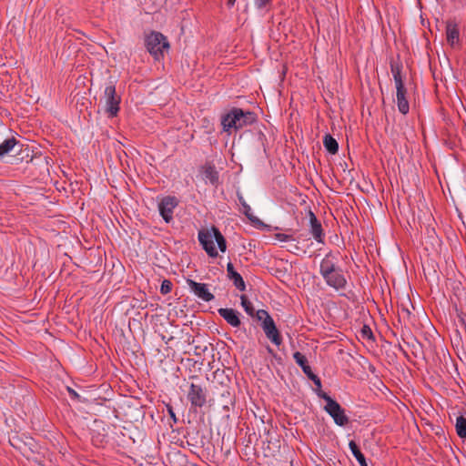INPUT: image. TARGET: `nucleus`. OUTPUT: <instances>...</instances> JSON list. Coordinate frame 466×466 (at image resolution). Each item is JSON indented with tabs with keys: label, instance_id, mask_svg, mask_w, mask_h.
<instances>
[{
	"label": "nucleus",
	"instance_id": "nucleus-16",
	"mask_svg": "<svg viewBox=\"0 0 466 466\" xmlns=\"http://www.w3.org/2000/svg\"><path fill=\"white\" fill-rule=\"evenodd\" d=\"M238 200L241 206L243 214L252 222L260 223V220L254 215L250 206L246 202L241 193H237Z\"/></svg>",
	"mask_w": 466,
	"mask_h": 466
},
{
	"label": "nucleus",
	"instance_id": "nucleus-20",
	"mask_svg": "<svg viewBox=\"0 0 466 466\" xmlns=\"http://www.w3.org/2000/svg\"><path fill=\"white\" fill-rule=\"evenodd\" d=\"M350 450L360 466H368L364 454L354 441L349 442Z\"/></svg>",
	"mask_w": 466,
	"mask_h": 466
},
{
	"label": "nucleus",
	"instance_id": "nucleus-26",
	"mask_svg": "<svg viewBox=\"0 0 466 466\" xmlns=\"http://www.w3.org/2000/svg\"><path fill=\"white\" fill-rule=\"evenodd\" d=\"M360 332H361V335L363 338H366L368 339H374L373 333L371 331V329L369 326L364 325L361 328Z\"/></svg>",
	"mask_w": 466,
	"mask_h": 466
},
{
	"label": "nucleus",
	"instance_id": "nucleus-8",
	"mask_svg": "<svg viewBox=\"0 0 466 466\" xmlns=\"http://www.w3.org/2000/svg\"><path fill=\"white\" fill-rule=\"evenodd\" d=\"M187 400L192 407H204L207 403L206 389L199 384L191 383L187 392Z\"/></svg>",
	"mask_w": 466,
	"mask_h": 466
},
{
	"label": "nucleus",
	"instance_id": "nucleus-19",
	"mask_svg": "<svg viewBox=\"0 0 466 466\" xmlns=\"http://www.w3.org/2000/svg\"><path fill=\"white\" fill-rule=\"evenodd\" d=\"M447 41L453 46L459 42L460 33L456 24L449 23L446 26Z\"/></svg>",
	"mask_w": 466,
	"mask_h": 466
},
{
	"label": "nucleus",
	"instance_id": "nucleus-22",
	"mask_svg": "<svg viewBox=\"0 0 466 466\" xmlns=\"http://www.w3.org/2000/svg\"><path fill=\"white\" fill-rule=\"evenodd\" d=\"M455 429L458 436L461 439L466 438V418L462 415L457 417Z\"/></svg>",
	"mask_w": 466,
	"mask_h": 466
},
{
	"label": "nucleus",
	"instance_id": "nucleus-7",
	"mask_svg": "<svg viewBox=\"0 0 466 466\" xmlns=\"http://www.w3.org/2000/svg\"><path fill=\"white\" fill-rule=\"evenodd\" d=\"M103 99L106 105V112L108 116L114 117L120 109L121 96L116 94V86L110 82L105 87Z\"/></svg>",
	"mask_w": 466,
	"mask_h": 466
},
{
	"label": "nucleus",
	"instance_id": "nucleus-25",
	"mask_svg": "<svg viewBox=\"0 0 466 466\" xmlns=\"http://www.w3.org/2000/svg\"><path fill=\"white\" fill-rule=\"evenodd\" d=\"M172 290V282L168 279H164L160 286V293L163 295L168 294Z\"/></svg>",
	"mask_w": 466,
	"mask_h": 466
},
{
	"label": "nucleus",
	"instance_id": "nucleus-6",
	"mask_svg": "<svg viewBox=\"0 0 466 466\" xmlns=\"http://www.w3.org/2000/svg\"><path fill=\"white\" fill-rule=\"evenodd\" d=\"M256 318L261 321V327L266 337L279 347L282 343V337L268 312L264 309H258L256 311Z\"/></svg>",
	"mask_w": 466,
	"mask_h": 466
},
{
	"label": "nucleus",
	"instance_id": "nucleus-29",
	"mask_svg": "<svg viewBox=\"0 0 466 466\" xmlns=\"http://www.w3.org/2000/svg\"><path fill=\"white\" fill-rule=\"evenodd\" d=\"M399 315L404 319H410L411 312L408 309L402 307L401 309L399 310Z\"/></svg>",
	"mask_w": 466,
	"mask_h": 466
},
{
	"label": "nucleus",
	"instance_id": "nucleus-24",
	"mask_svg": "<svg viewBox=\"0 0 466 466\" xmlns=\"http://www.w3.org/2000/svg\"><path fill=\"white\" fill-rule=\"evenodd\" d=\"M390 71H391L393 78H395V76L397 78L398 77H403L402 76V65H401V63L392 61L390 63Z\"/></svg>",
	"mask_w": 466,
	"mask_h": 466
},
{
	"label": "nucleus",
	"instance_id": "nucleus-30",
	"mask_svg": "<svg viewBox=\"0 0 466 466\" xmlns=\"http://www.w3.org/2000/svg\"><path fill=\"white\" fill-rule=\"evenodd\" d=\"M167 410L170 416V418L173 420V421L176 423L177 421V419L176 417L175 411L173 410V407L170 404H167Z\"/></svg>",
	"mask_w": 466,
	"mask_h": 466
},
{
	"label": "nucleus",
	"instance_id": "nucleus-34",
	"mask_svg": "<svg viewBox=\"0 0 466 466\" xmlns=\"http://www.w3.org/2000/svg\"><path fill=\"white\" fill-rule=\"evenodd\" d=\"M278 238L281 241H289V240L292 239L291 236L285 235V234H279V235H278Z\"/></svg>",
	"mask_w": 466,
	"mask_h": 466
},
{
	"label": "nucleus",
	"instance_id": "nucleus-21",
	"mask_svg": "<svg viewBox=\"0 0 466 466\" xmlns=\"http://www.w3.org/2000/svg\"><path fill=\"white\" fill-rule=\"evenodd\" d=\"M323 145L328 152L336 154L339 151V144L337 140L329 134H326L323 137Z\"/></svg>",
	"mask_w": 466,
	"mask_h": 466
},
{
	"label": "nucleus",
	"instance_id": "nucleus-15",
	"mask_svg": "<svg viewBox=\"0 0 466 466\" xmlns=\"http://www.w3.org/2000/svg\"><path fill=\"white\" fill-rule=\"evenodd\" d=\"M397 106L402 115H407L410 111V104L407 99V88L396 91Z\"/></svg>",
	"mask_w": 466,
	"mask_h": 466
},
{
	"label": "nucleus",
	"instance_id": "nucleus-32",
	"mask_svg": "<svg viewBox=\"0 0 466 466\" xmlns=\"http://www.w3.org/2000/svg\"><path fill=\"white\" fill-rule=\"evenodd\" d=\"M309 380H311L315 385H317L319 388L321 387V381L320 379L313 372L308 377Z\"/></svg>",
	"mask_w": 466,
	"mask_h": 466
},
{
	"label": "nucleus",
	"instance_id": "nucleus-11",
	"mask_svg": "<svg viewBox=\"0 0 466 466\" xmlns=\"http://www.w3.org/2000/svg\"><path fill=\"white\" fill-rule=\"evenodd\" d=\"M309 218L310 234L318 243L324 244L325 234L320 221L317 218L316 215L311 210L309 211Z\"/></svg>",
	"mask_w": 466,
	"mask_h": 466
},
{
	"label": "nucleus",
	"instance_id": "nucleus-14",
	"mask_svg": "<svg viewBox=\"0 0 466 466\" xmlns=\"http://www.w3.org/2000/svg\"><path fill=\"white\" fill-rule=\"evenodd\" d=\"M227 273L228 278L233 281L234 286L240 291H244L246 289V284L239 273H238L234 266L231 262H228L227 265Z\"/></svg>",
	"mask_w": 466,
	"mask_h": 466
},
{
	"label": "nucleus",
	"instance_id": "nucleus-23",
	"mask_svg": "<svg viewBox=\"0 0 466 466\" xmlns=\"http://www.w3.org/2000/svg\"><path fill=\"white\" fill-rule=\"evenodd\" d=\"M241 306L243 307L245 312L250 317H256V312L251 301L248 300L246 295L240 296Z\"/></svg>",
	"mask_w": 466,
	"mask_h": 466
},
{
	"label": "nucleus",
	"instance_id": "nucleus-9",
	"mask_svg": "<svg viewBox=\"0 0 466 466\" xmlns=\"http://www.w3.org/2000/svg\"><path fill=\"white\" fill-rule=\"evenodd\" d=\"M178 205V200L176 197L167 196L161 199L158 204V210L160 216L166 223H169L173 219V212Z\"/></svg>",
	"mask_w": 466,
	"mask_h": 466
},
{
	"label": "nucleus",
	"instance_id": "nucleus-3",
	"mask_svg": "<svg viewBox=\"0 0 466 466\" xmlns=\"http://www.w3.org/2000/svg\"><path fill=\"white\" fill-rule=\"evenodd\" d=\"M256 121V116L250 111H243L241 108L234 107L221 118V125L225 132L230 133L234 128L238 130Z\"/></svg>",
	"mask_w": 466,
	"mask_h": 466
},
{
	"label": "nucleus",
	"instance_id": "nucleus-18",
	"mask_svg": "<svg viewBox=\"0 0 466 466\" xmlns=\"http://www.w3.org/2000/svg\"><path fill=\"white\" fill-rule=\"evenodd\" d=\"M295 362L302 369L303 372L309 377L313 373L310 366L309 365L308 360L304 354L299 351H296L293 354Z\"/></svg>",
	"mask_w": 466,
	"mask_h": 466
},
{
	"label": "nucleus",
	"instance_id": "nucleus-13",
	"mask_svg": "<svg viewBox=\"0 0 466 466\" xmlns=\"http://www.w3.org/2000/svg\"><path fill=\"white\" fill-rule=\"evenodd\" d=\"M457 316L461 328L466 331V291L458 298V302L454 303Z\"/></svg>",
	"mask_w": 466,
	"mask_h": 466
},
{
	"label": "nucleus",
	"instance_id": "nucleus-35",
	"mask_svg": "<svg viewBox=\"0 0 466 466\" xmlns=\"http://www.w3.org/2000/svg\"><path fill=\"white\" fill-rule=\"evenodd\" d=\"M236 0H227V5L231 7L235 5Z\"/></svg>",
	"mask_w": 466,
	"mask_h": 466
},
{
	"label": "nucleus",
	"instance_id": "nucleus-28",
	"mask_svg": "<svg viewBox=\"0 0 466 466\" xmlns=\"http://www.w3.org/2000/svg\"><path fill=\"white\" fill-rule=\"evenodd\" d=\"M393 79H394V83H395L396 91L401 90V89H406L403 77L397 78L395 76V78H393Z\"/></svg>",
	"mask_w": 466,
	"mask_h": 466
},
{
	"label": "nucleus",
	"instance_id": "nucleus-4",
	"mask_svg": "<svg viewBox=\"0 0 466 466\" xmlns=\"http://www.w3.org/2000/svg\"><path fill=\"white\" fill-rule=\"evenodd\" d=\"M145 46L155 60L162 59L165 51H167L170 46L167 38L162 33L157 31H151L146 35Z\"/></svg>",
	"mask_w": 466,
	"mask_h": 466
},
{
	"label": "nucleus",
	"instance_id": "nucleus-2",
	"mask_svg": "<svg viewBox=\"0 0 466 466\" xmlns=\"http://www.w3.org/2000/svg\"><path fill=\"white\" fill-rule=\"evenodd\" d=\"M214 240L217 242L219 250L224 253L227 250V241L218 228L212 227L210 229H203L198 232V241L211 258L218 257Z\"/></svg>",
	"mask_w": 466,
	"mask_h": 466
},
{
	"label": "nucleus",
	"instance_id": "nucleus-10",
	"mask_svg": "<svg viewBox=\"0 0 466 466\" xmlns=\"http://www.w3.org/2000/svg\"><path fill=\"white\" fill-rule=\"evenodd\" d=\"M190 290L200 299L209 302L214 299V295L209 292L206 283H198L193 279H187Z\"/></svg>",
	"mask_w": 466,
	"mask_h": 466
},
{
	"label": "nucleus",
	"instance_id": "nucleus-27",
	"mask_svg": "<svg viewBox=\"0 0 466 466\" xmlns=\"http://www.w3.org/2000/svg\"><path fill=\"white\" fill-rule=\"evenodd\" d=\"M271 3L272 0H254V4L258 9L266 8L271 5Z\"/></svg>",
	"mask_w": 466,
	"mask_h": 466
},
{
	"label": "nucleus",
	"instance_id": "nucleus-1",
	"mask_svg": "<svg viewBox=\"0 0 466 466\" xmlns=\"http://www.w3.org/2000/svg\"><path fill=\"white\" fill-rule=\"evenodd\" d=\"M319 273L329 287L336 290L346 289V277L342 269L337 266V258L332 252L326 254L321 260Z\"/></svg>",
	"mask_w": 466,
	"mask_h": 466
},
{
	"label": "nucleus",
	"instance_id": "nucleus-31",
	"mask_svg": "<svg viewBox=\"0 0 466 466\" xmlns=\"http://www.w3.org/2000/svg\"><path fill=\"white\" fill-rule=\"evenodd\" d=\"M309 380H311L315 385H317L319 388L321 387V381L320 379L313 372L308 377Z\"/></svg>",
	"mask_w": 466,
	"mask_h": 466
},
{
	"label": "nucleus",
	"instance_id": "nucleus-17",
	"mask_svg": "<svg viewBox=\"0 0 466 466\" xmlns=\"http://www.w3.org/2000/svg\"><path fill=\"white\" fill-rule=\"evenodd\" d=\"M203 176L206 182H209L213 186H217L218 184L219 176L214 166H205L203 168Z\"/></svg>",
	"mask_w": 466,
	"mask_h": 466
},
{
	"label": "nucleus",
	"instance_id": "nucleus-12",
	"mask_svg": "<svg viewBox=\"0 0 466 466\" xmlns=\"http://www.w3.org/2000/svg\"><path fill=\"white\" fill-rule=\"evenodd\" d=\"M218 312L230 326L238 328L241 325L239 313L237 310L229 308H221L218 309Z\"/></svg>",
	"mask_w": 466,
	"mask_h": 466
},
{
	"label": "nucleus",
	"instance_id": "nucleus-33",
	"mask_svg": "<svg viewBox=\"0 0 466 466\" xmlns=\"http://www.w3.org/2000/svg\"><path fill=\"white\" fill-rule=\"evenodd\" d=\"M67 391H68V393H69V395H70V397L72 399H75V400H78L79 399L80 396H79V394L75 390L67 387Z\"/></svg>",
	"mask_w": 466,
	"mask_h": 466
},
{
	"label": "nucleus",
	"instance_id": "nucleus-5",
	"mask_svg": "<svg viewBox=\"0 0 466 466\" xmlns=\"http://www.w3.org/2000/svg\"><path fill=\"white\" fill-rule=\"evenodd\" d=\"M318 396L326 401L324 410L333 419L339 426H345L349 423V417L340 404L333 400L328 393L319 390Z\"/></svg>",
	"mask_w": 466,
	"mask_h": 466
}]
</instances>
